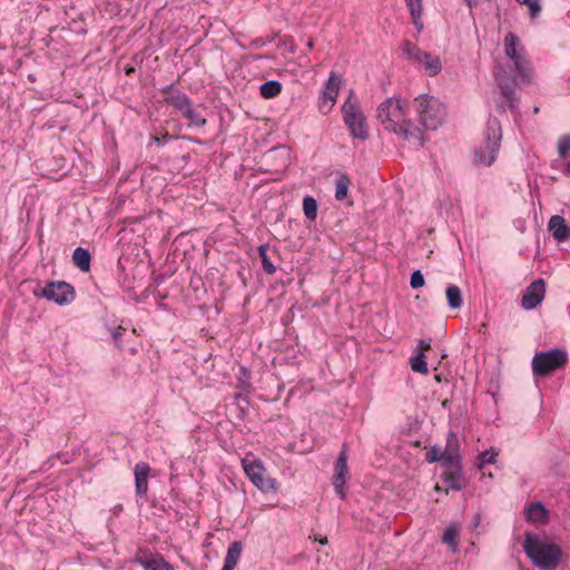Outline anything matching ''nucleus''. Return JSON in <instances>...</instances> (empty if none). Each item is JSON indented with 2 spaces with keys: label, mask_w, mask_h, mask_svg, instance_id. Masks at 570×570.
<instances>
[{
  "label": "nucleus",
  "mask_w": 570,
  "mask_h": 570,
  "mask_svg": "<svg viewBox=\"0 0 570 570\" xmlns=\"http://www.w3.org/2000/svg\"><path fill=\"white\" fill-rule=\"evenodd\" d=\"M567 169H568V171L570 173V161H569V163H568V165H567Z\"/></svg>",
  "instance_id": "nucleus-48"
},
{
  "label": "nucleus",
  "mask_w": 570,
  "mask_h": 570,
  "mask_svg": "<svg viewBox=\"0 0 570 570\" xmlns=\"http://www.w3.org/2000/svg\"><path fill=\"white\" fill-rule=\"evenodd\" d=\"M435 491H441V488L439 485H435Z\"/></svg>",
  "instance_id": "nucleus-49"
},
{
  "label": "nucleus",
  "mask_w": 570,
  "mask_h": 570,
  "mask_svg": "<svg viewBox=\"0 0 570 570\" xmlns=\"http://www.w3.org/2000/svg\"><path fill=\"white\" fill-rule=\"evenodd\" d=\"M568 362V353L561 348L535 353L532 358V371L537 376H547L563 367Z\"/></svg>",
  "instance_id": "nucleus-5"
},
{
  "label": "nucleus",
  "mask_w": 570,
  "mask_h": 570,
  "mask_svg": "<svg viewBox=\"0 0 570 570\" xmlns=\"http://www.w3.org/2000/svg\"><path fill=\"white\" fill-rule=\"evenodd\" d=\"M343 120L351 135L360 140L368 139L366 118L358 106V101L351 94L342 107Z\"/></svg>",
  "instance_id": "nucleus-4"
},
{
  "label": "nucleus",
  "mask_w": 570,
  "mask_h": 570,
  "mask_svg": "<svg viewBox=\"0 0 570 570\" xmlns=\"http://www.w3.org/2000/svg\"><path fill=\"white\" fill-rule=\"evenodd\" d=\"M444 458V450L433 446L426 454V460L431 463L440 462Z\"/></svg>",
  "instance_id": "nucleus-39"
},
{
  "label": "nucleus",
  "mask_w": 570,
  "mask_h": 570,
  "mask_svg": "<svg viewBox=\"0 0 570 570\" xmlns=\"http://www.w3.org/2000/svg\"><path fill=\"white\" fill-rule=\"evenodd\" d=\"M405 2L412 16L413 24L416 30L421 32L424 28L421 19L423 13L422 0H405Z\"/></svg>",
  "instance_id": "nucleus-20"
},
{
  "label": "nucleus",
  "mask_w": 570,
  "mask_h": 570,
  "mask_svg": "<svg viewBox=\"0 0 570 570\" xmlns=\"http://www.w3.org/2000/svg\"><path fill=\"white\" fill-rule=\"evenodd\" d=\"M517 43H518V37L509 32L504 37V51L505 55L513 61L515 58L521 57L522 55L518 53L517 51Z\"/></svg>",
  "instance_id": "nucleus-26"
},
{
  "label": "nucleus",
  "mask_w": 570,
  "mask_h": 570,
  "mask_svg": "<svg viewBox=\"0 0 570 570\" xmlns=\"http://www.w3.org/2000/svg\"><path fill=\"white\" fill-rule=\"evenodd\" d=\"M442 478L446 485L452 490L459 491L463 488L461 469L448 470L443 472Z\"/></svg>",
  "instance_id": "nucleus-24"
},
{
  "label": "nucleus",
  "mask_w": 570,
  "mask_h": 570,
  "mask_svg": "<svg viewBox=\"0 0 570 570\" xmlns=\"http://www.w3.org/2000/svg\"><path fill=\"white\" fill-rule=\"evenodd\" d=\"M235 567L230 566V564H227L224 562V567L222 570H234Z\"/></svg>",
  "instance_id": "nucleus-44"
},
{
  "label": "nucleus",
  "mask_w": 570,
  "mask_h": 570,
  "mask_svg": "<svg viewBox=\"0 0 570 570\" xmlns=\"http://www.w3.org/2000/svg\"><path fill=\"white\" fill-rule=\"evenodd\" d=\"M523 546L530 560L541 569H554L560 562L562 551L557 544L544 543L527 534Z\"/></svg>",
  "instance_id": "nucleus-2"
},
{
  "label": "nucleus",
  "mask_w": 570,
  "mask_h": 570,
  "mask_svg": "<svg viewBox=\"0 0 570 570\" xmlns=\"http://www.w3.org/2000/svg\"><path fill=\"white\" fill-rule=\"evenodd\" d=\"M303 210L305 217L313 222L317 216V202L312 196H306L303 199Z\"/></svg>",
  "instance_id": "nucleus-29"
},
{
  "label": "nucleus",
  "mask_w": 570,
  "mask_h": 570,
  "mask_svg": "<svg viewBox=\"0 0 570 570\" xmlns=\"http://www.w3.org/2000/svg\"><path fill=\"white\" fill-rule=\"evenodd\" d=\"M170 91H175V90L173 89V86H171V85H168V86H166V87L161 88V92H166V94L170 95Z\"/></svg>",
  "instance_id": "nucleus-43"
},
{
  "label": "nucleus",
  "mask_w": 570,
  "mask_h": 570,
  "mask_svg": "<svg viewBox=\"0 0 570 570\" xmlns=\"http://www.w3.org/2000/svg\"><path fill=\"white\" fill-rule=\"evenodd\" d=\"M242 550H243V544L240 541H234L233 543H230V546L228 547V550H227L226 558H225V563L236 567V564L240 558Z\"/></svg>",
  "instance_id": "nucleus-27"
},
{
  "label": "nucleus",
  "mask_w": 570,
  "mask_h": 570,
  "mask_svg": "<svg viewBox=\"0 0 570 570\" xmlns=\"http://www.w3.org/2000/svg\"><path fill=\"white\" fill-rule=\"evenodd\" d=\"M261 95L264 98H274L282 91V83L277 80H268L261 85Z\"/></svg>",
  "instance_id": "nucleus-25"
},
{
  "label": "nucleus",
  "mask_w": 570,
  "mask_h": 570,
  "mask_svg": "<svg viewBox=\"0 0 570 570\" xmlns=\"http://www.w3.org/2000/svg\"><path fill=\"white\" fill-rule=\"evenodd\" d=\"M417 347H419V352H423L424 353V351H428V350L431 348V344L429 342L424 341V340H421L419 342Z\"/></svg>",
  "instance_id": "nucleus-41"
},
{
  "label": "nucleus",
  "mask_w": 570,
  "mask_h": 570,
  "mask_svg": "<svg viewBox=\"0 0 570 570\" xmlns=\"http://www.w3.org/2000/svg\"><path fill=\"white\" fill-rule=\"evenodd\" d=\"M445 296L449 306L452 309H459L463 304L462 292L456 285H449L445 289Z\"/></svg>",
  "instance_id": "nucleus-23"
},
{
  "label": "nucleus",
  "mask_w": 570,
  "mask_h": 570,
  "mask_svg": "<svg viewBox=\"0 0 570 570\" xmlns=\"http://www.w3.org/2000/svg\"><path fill=\"white\" fill-rule=\"evenodd\" d=\"M72 262L81 272H89L90 253L83 247H77L72 253Z\"/></svg>",
  "instance_id": "nucleus-22"
},
{
  "label": "nucleus",
  "mask_w": 570,
  "mask_h": 570,
  "mask_svg": "<svg viewBox=\"0 0 570 570\" xmlns=\"http://www.w3.org/2000/svg\"><path fill=\"white\" fill-rule=\"evenodd\" d=\"M41 295L48 301L65 305L73 299L75 291L73 287L66 282L49 283L42 289Z\"/></svg>",
  "instance_id": "nucleus-9"
},
{
  "label": "nucleus",
  "mask_w": 570,
  "mask_h": 570,
  "mask_svg": "<svg viewBox=\"0 0 570 570\" xmlns=\"http://www.w3.org/2000/svg\"><path fill=\"white\" fill-rule=\"evenodd\" d=\"M514 68L518 71L519 76L521 77L522 81L524 82H532L533 80V68L530 61L524 57L521 56L519 58H515L513 60Z\"/></svg>",
  "instance_id": "nucleus-18"
},
{
  "label": "nucleus",
  "mask_w": 570,
  "mask_h": 570,
  "mask_svg": "<svg viewBox=\"0 0 570 570\" xmlns=\"http://www.w3.org/2000/svg\"><path fill=\"white\" fill-rule=\"evenodd\" d=\"M150 468L147 463L140 462L135 465V484H136V492L139 497H142L147 493L148 490V474H149Z\"/></svg>",
  "instance_id": "nucleus-16"
},
{
  "label": "nucleus",
  "mask_w": 570,
  "mask_h": 570,
  "mask_svg": "<svg viewBox=\"0 0 570 570\" xmlns=\"http://www.w3.org/2000/svg\"><path fill=\"white\" fill-rule=\"evenodd\" d=\"M424 283H425L424 276L421 273V271L417 269L412 273L411 281H410L412 288H414V289L421 288L422 286H424Z\"/></svg>",
  "instance_id": "nucleus-38"
},
{
  "label": "nucleus",
  "mask_w": 570,
  "mask_h": 570,
  "mask_svg": "<svg viewBox=\"0 0 570 570\" xmlns=\"http://www.w3.org/2000/svg\"><path fill=\"white\" fill-rule=\"evenodd\" d=\"M480 522H481V515L479 513H475L473 517L471 529H476L480 525Z\"/></svg>",
  "instance_id": "nucleus-42"
},
{
  "label": "nucleus",
  "mask_w": 570,
  "mask_h": 570,
  "mask_svg": "<svg viewBox=\"0 0 570 570\" xmlns=\"http://www.w3.org/2000/svg\"><path fill=\"white\" fill-rule=\"evenodd\" d=\"M501 128L497 119L489 121L488 136L484 146H481L474 151V161L480 165L490 166L495 157L500 147Z\"/></svg>",
  "instance_id": "nucleus-6"
},
{
  "label": "nucleus",
  "mask_w": 570,
  "mask_h": 570,
  "mask_svg": "<svg viewBox=\"0 0 570 570\" xmlns=\"http://www.w3.org/2000/svg\"><path fill=\"white\" fill-rule=\"evenodd\" d=\"M242 464L247 478L257 489L263 492L276 490V480L269 476H265L266 469L259 460L255 459L250 461L245 458L242 460Z\"/></svg>",
  "instance_id": "nucleus-8"
},
{
  "label": "nucleus",
  "mask_w": 570,
  "mask_h": 570,
  "mask_svg": "<svg viewBox=\"0 0 570 570\" xmlns=\"http://www.w3.org/2000/svg\"><path fill=\"white\" fill-rule=\"evenodd\" d=\"M546 296V282L537 279L532 282L527 288L521 299V306L525 311H530L539 306Z\"/></svg>",
  "instance_id": "nucleus-10"
},
{
  "label": "nucleus",
  "mask_w": 570,
  "mask_h": 570,
  "mask_svg": "<svg viewBox=\"0 0 570 570\" xmlns=\"http://www.w3.org/2000/svg\"><path fill=\"white\" fill-rule=\"evenodd\" d=\"M497 80L502 97L507 100L508 107L513 109L515 106V81L504 79L499 72L497 73Z\"/></svg>",
  "instance_id": "nucleus-17"
},
{
  "label": "nucleus",
  "mask_w": 570,
  "mask_h": 570,
  "mask_svg": "<svg viewBox=\"0 0 570 570\" xmlns=\"http://www.w3.org/2000/svg\"><path fill=\"white\" fill-rule=\"evenodd\" d=\"M533 111L537 114V112L539 111V108H538V107H535V108L533 109Z\"/></svg>",
  "instance_id": "nucleus-50"
},
{
  "label": "nucleus",
  "mask_w": 570,
  "mask_h": 570,
  "mask_svg": "<svg viewBox=\"0 0 570 570\" xmlns=\"http://www.w3.org/2000/svg\"><path fill=\"white\" fill-rule=\"evenodd\" d=\"M415 101L421 125L429 130L438 129L446 118V106L434 96L428 94L419 95Z\"/></svg>",
  "instance_id": "nucleus-3"
},
{
  "label": "nucleus",
  "mask_w": 570,
  "mask_h": 570,
  "mask_svg": "<svg viewBox=\"0 0 570 570\" xmlns=\"http://www.w3.org/2000/svg\"><path fill=\"white\" fill-rule=\"evenodd\" d=\"M520 4H527L532 18L541 12V6L538 0H517Z\"/></svg>",
  "instance_id": "nucleus-36"
},
{
  "label": "nucleus",
  "mask_w": 570,
  "mask_h": 570,
  "mask_svg": "<svg viewBox=\"0 0 570 570\" xmlns=\"http://www.w3.org/2000/svg\"><path fill=\"white\" fill-rule=\"evenodd\" d=\"M527 519L531 522L546 523L548 519V510L541 502H533L527 510Z\"/></svg>",
  "instance_id": "nucleus-19"
},
{
  "label": "nucleus",
  "mask_w": 570,
  "mask_h": 570,
  "mask_svg": "<svg viewBox=\"0 0 570 570\" xmlns=\"http://www.w3.org/2000/svg\"><path fill=\"white\" fill-rule=\"evenodd\" d=\"M466 2H468V4H469V7H471V1H470V0H466Z\"/></svg>",
  "instance_id": "nucleus-51"
},
{
  "label": "nucleus",
  "mask_w": 570,
  "mask_h": 570,
  "mask_svg": "<svg viewBox=\"0 0 570 570\" xmlns=\"http://www.w3.org/2000/svg\"><path fill=\"white\" fill-rule=\"evenodd\" d=\"M237 387L245 392H248L250 389V372L245 366H240Z\"/></svg>",
  "instance_id": "nucleus-34"
},
{
  "label": "nucleus",
  "mask_w": 570,
  "mask_h": 570,
  "mask_svg": "<svg viewBox=\"0 0 570 570\" xmlns=\"http://www.w3.org/2000/svg\"><path fill=\"white\" fill-rule=\"evenodd\" d=\"M153 140L156 142V144H160V139L156 136L153 137Z\"/></svg>",
  "instance_id": "nucleus-47"
},
{
  "label": "nucleus",
  "mask_w": 570,
  "mask_h": 570,
  "mask_svg": "<svg viewBox=\"0 0 570 570\" xmlns=\"http://www.w3.org/2000/svg\"><path fill=\"white\" fill-rule=\"evenodd\" d=\"M135 561L145 570H174V567L161 556L153 554L147 549L139 548L135 554Z\"/></svg>",
  "instance_id": "nucleus-11"
},
{
  "label": "nucleus",
  "mask_w": 570,
  "mask_h": 570,
  "mask_svg": "<svg viewBox=\"0 0 570 570\" xmlns=\"http://www.w3.org/2000/svg\"><path fill=\"white\" fill-rule=\"evenodd\" d=\"M313 47H314V42H313V40H312V39H309V40H308V42H307V48H308L309 50H312V49H313Z\"/></svg>",
  "instance_id": "nucleus-45"
},
{
  "label": "nucleus",
  "mask_w": 570,
  "mask_h": 570,
  "mask_svg": "<svg viewBox=\"0 0 570 570\" xmlns=\"http://www.w3.org/2000/svg\"><path fill=\"white\" fill-rule=\"evenodd\" d=\"M165 101L175 107L179 112H184L191 105L190 99L179 90L170 91Z\"/></svg>",
  "instance_id": "nucleus-21"
},
{
  "label": "nucleus",
  "mask_w": 570,
  "mask_h": 570,
  "mask_svg": "<svg viewBox=\"0 0 570 570\" xmlns=\"http://www.w3.org/2000/svg\"><path fill=\"white\" fill-rule=\"evenodd\" d=\"M341 85V78L335 73H332L328 80L325 83V88L322 91V96L320 98V108L331 110L333 105L336 101L338 89Z\"/></svg>",
  "instance_id": "nucleus-14"
},
{
  "label": "nucleus",
  "mask_w": 570,
  "mask_h": 570,
  "mask_svg": "<svg viewBox=\"0 0 570 570\" xmlns=\"http://www.w3.org/2000/svg\"><path fill=\"white\" fill-rule=\"evenodd\" d=\"M448 470L461 469L459 454V440L453 432H449L446 446L444 449V458L440 461Z\"/></svg>",
  "instance_id": "nucleus-13"
},
{
  "label": "nucleus",
  "mask_w": 570,
  "mask_h": 570,
  "mask_svg": "<svg viewBox=\"0 0 570 570\" xmlns=\"http://www.w3.org/2000/svg\"><path fill=\"white\" fill-rule=\"evenodd\" d=\"M406 107L407 104L399 98H387L377 107L376 117L385 130L394 132L410 147H422L423 131L405 118Z\"/></svg>",
  "instance_id": "nucleus-1"
},
{
  "label": "nucleus",
  "mask_w": 570,
  "mask_h": 570,
  "mask_svg": "<svg viewBox=\"0 0 570 570\" xmlns=\"http://www.w3.org/2000/svg\"><path fill=\"white\" fill-rule=\"evenodd\" d=\"M570 150V135L562 137L558 144V154L561 158H566Z\"/></svg>",
  "instance_id": "nucleus-37"
},
{
  "label": "nucleus",
  "mask_w": 570,
  "mask_h": 570,
  "mask_svg": "<svg viewBox=\"0 0 570 570\" xmlns=\"http://www.w3.org/2000/svg\"><path fill=\"white\" fill-rule=\"evenodd\" d=\"M498 453L494 450H485L479 454L480 468L484 464H492L495 462Z\"/></svg>",
  "instance_id": "nucleus-35"
},
{
  "label": "nucleus",
  "mask_w": 570,
  "mask_h": 570,
  "mask_svg": "<svg viewBox=\"0 0 570 570\" xmlns=\"http://www.w3.org/2000/svg\"><path fill=\"white\" fill-rule=\"evenodd\" d=\"M347 474V453L346 450L343 449L340 452L335 464V474L333 480L335 492L340 495L341 499L345 498L344 485L346 483Z\"/></svg>",
  "instance_id": "nucleus-12"
},
{
  "label": "nucleus",
  "mask_w": 570,
  "mask_h": 570,
  "mask_svg": "<svg viewBox=\"0 0 570 570\" xmlns=\"http://www.w3.org/2000/svg\"><path fill=\"white\" fill-rule=\"evenodd\" d=\"M181 115L195 126L199 127L206 124V119L200 114L195 111L191 105L184 112H181Z\"/></svg>",
  "instance_id": "nucleus-33"
},
{
  "label": "nucleus",
  "mask_w": 570,
  "mask_h": 570,
  "mask_svg": "<svg viewBox=\"0 0 570 570\" xmlns=\"http://www.w3.org/2000/svg\"><path fill=\"white\" fill-rule=\"evenodd\" d=\"M498 108H499V109H501L502 111H504V110H505V106H504V104H503V102L498 104Z\"/></svg>",
  "instance_id": "nucleus-46"
},
{
  "label": "nucleus",
  "mask_w": 570,
  "mask_h": 570,
  "mask_svg": "<svg viewBox=\"0 0 570 570\" xmlns=\"http://www.w3.org/2000/svg\"><path fill=\"white\" fill-rule=\"evenodd\" d=\"M402 51L410 61L421 66L426 76L435 77L441 72L442 63L440 58L421 50L411 41L406 40L402 43Z\"/></svg>",
  "instance_id": "nucleus-7"
},
{
  "label": "nucleus",
  "mask_w": 570,
  "mask_h": 570,
  "mask_svg": "<svg viewBox=\"0 0 570 570\" xmlns=\"http://www.w3.org/2000/svg\"><path fill=\"white\" fill-rule=\"evenodd\" d=\"M351 180L346 175H342L336 180L335 197L337 200H343L347 196Z\"/></svg>",
  "instance_id": "nucleus-30"
},
{
  "label": "nucleus",
  "mask_w": 570,
  "mask_h": 570,
  "mask_svg": "<svg viewBox=\"0 0 570 570\" xmlns=\"http://www.w3.org/2000/svg\"><path fill=\"white\" fill-rule=\"evenodd\" d=\"M458 538H459V529L455 524L449 525L442 537L443 543L450 546L452 550L458 551Z\"/></svg>",
  "instance_id": "nucleus-28"
},
{
  "label": "nucleus",
  "mask_w": 570,
  "mask_h": 570,
  "mask_svg": "<svg viewBox=\"0 0 570 570\" xmlns=\"http://www.w3.org/2000/svg\"><path fill=\"white\" fill-rule=\"evenodd\" d=\"M258 254L262 259V265H263V269L265 271V273L268 275H273L276 272V267L267 256V246L261 245L258 247Z\"/></svg>",
  "instance_id": "nucleus-32"
},
{
  "label": "nucleus",
  "mask_w": 570,
  "mask_h": 570,
  "mask_svg": "<svg viewBox=\"0 0 570 570\" xmlns=\"http://www.w3.org/2000/svg\"><path fill=\"white\" fill-rule=\"evenodd\" d=\"M124 332H125V328L122 326H118L117 328H115L111 332V336H112V338L116 342L118 347H120L119 340H120V337H121Z\"/></svg>",
  "instance_id": "nucleus-40"
},
{
  "label": "nucleus",
  "mask_w": 570,
  "mask_h": 570,
  "mask_svg": "<svg viewBox=\"0 0 570 570\" xmlns=\"http://www.w3.org/2000/svg\"><path fill=\"white\" fill-rule=\"evenodd\" d=\"M411 367L416 373H429L428 364L425 362V355L423 352H419L415 356L411 357Z\"/></svg>",
  "instance_id": "nucleus-31"
},
{
  "label": "nucleus",
  "mask_w": 570,
  "mask_h": 570,
  "mask_svg": "<svg viewBox=\"0 0 570 570\" xmlns=\"http://www.w3.org/2000/svg\"><path fill=\"white\" fill-rule=\"evenodd\" d=\"M548 229L552 233L554 239L559 243L570 238V227L560 215H553L548 223Z\"/></svg>",
  "instance_id": "nucleus-15"
}]
</instances>
